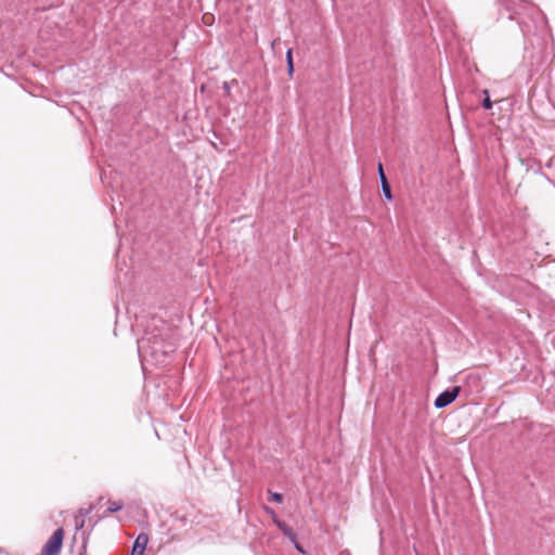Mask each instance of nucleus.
I'll use <instances>...</instances> for the list:
<instances>
[{
  "mask_svg": "<svg viewBox=\"0 0 555 555\" xmlns=\"http://www.w3.org/2000/svg\"><path fill=\"white\" fill-rule=\"evenodd\" d=\"M224 89L227 90V92L230 91V87H229V85L227 82H224Z\"/></svg>",
  "mask_w": 555,
  "mask_h": 555,
  "instance_id": "15",
  "label": "nucleus"
},
{
  "mask_svg": "<svg viewBox=\"0 0 555 555\" xmlns=\"http://www.w3.org/2000/svg\"><path fill=\"white\" fill-rule=\"evenodd\" d=\"M122 503L120 501H108L107 502V509L105 512V516L116 513L122 508Z\"/></svg>",
  "mask_w": 555,
  "mask_h": 555,
  "instance_id": "7",
  "label": "nucleus"
},
{
  "mask_svg": "<svg viewBox=\"0 0 555 555\" xmlns=\"http://www.w3.org/2000/svg\"><path fill=\"white\" fill-rule=\"evenodd\" d=\"M64 540L63 528L56 529L43 545L40 555H60Z\"/></svg>",
  "mask_w": 555,
  "mask_h": 555,
  "instance_id": "2",
  "label": "nucleus"
},
{
  "mask_svg": "<svg viewBox=\"0 0 555 555\" xmlns=\"http://www.w3.org/2000/svg\"><path fill=\"white\" fill-rule=\"evenodd\" d=\"M294 544H295V547L297 551H299L300 553H304L301 545L297 543V539L295 540Z\"/></svg>",
  "mask_w": 555,
  "mask_h": 555,
  "instance_id": "11",
  "label": "nucleus"
},
{
  "mask_svg": "<svg viewBox=\"0 0 555 555\" xmlns=\"http://www.w3.org/2000/svg\"><path fill=\"white\" fill-rule=\"evenodd\" d=\"M267 514L270 515L273 524L283 532V534L288 538L292 542H295L296 540V533L295 531L283 520H281L274 509L270 506L264 505L263 506Z\"/></svg>",
  "mask_w": 555,
  "mask_h": 555,
  "instance_id": "3",
  "label": "nucleus"
},
{
  "mask_svg": "<svg viewBox=\"0 0 555 555\" xmlns=\"http://www.w3.org/2000/svg\"><path fill=\"white\" fill-rule=\"evenodd\" d=\"M82 527H83V521L78 522V520L76 519V528L81 529Z\"/></svg>",
  "mask_w": 555,
  "mask_h": 555,
  "instance_id": "13",
  "label": "nucleus"
},
{
  "mask_svg": "<svg viewBox=\"0 0 555 555\" xmlns=\"http://www.w3.org/2000/svg\"><path fill=\"white\" fill-rule=\"evenodd\" d=\"M176 349L173 343L169 341L162 333L147 332L138 339V353L143 369L146 363L163 364L170 353Z\"/></svg>",
  "mask_w": 555,
  "mask_h": 555,
  "instance_id": "1",
  "label": "nucleus"
},
{
  "mask_svg": "<svg viewBox=\"0 0 555 555\" xmlns=\"http://www.w3.org/2000/svg\"><path fill=\"white\" fill-rule=\"evenodd\" d=\"M377 170H378L379 181H380V184H382L383 194H384L386 199L391 201L392 199L391 189H390L388 180H387V178L385 176V172H384V169H383V165L380 163L378 164Z\"/></svg>",
  "mask_w": 555,
  "mask_h": 555,
  "instance_id": "6",
  "label": "nucleus"
},
{
  "mask_svg": "<svg viewBox=\"0 0 555 555\" xmlns=\"http://www.w3.org/2000/svg\"><path fill=\"white\" fill-rule=\"evenodd\" d=\"M149 543V535L146 533H140L132 545L131 555H145V548Z\"/></svg>",
  "mask_w": 555,
  "mask_h": 555,
  "instance_id": "5",
  "label": "nucleus"
},
{
  "mask_svg": "<svg viewBox=\"0 0 555 555\" xmlns=\"http://www.w3.org/2000/svg\"><path fill=\"white\" fill-rule=\"evenodd\" d=\"M519 25L521 26L522 24H525V22L522 20L518 21Z\"/></svg>",
  "mask_w": 555,
  "mask_h": 555,
  "instance_id": "17",
  "label": "nucleus"
},
{
  "mask_svg": "<svg viewBox=\"0 0 555 555\" xmlns=\"http://www.w3.org/2000/svg\"><path fill=\"white\" fill-rule=\"evenodd\" d=\"M482 92L485 94V99L482 101V106L486 109H491L493 104H492V101L490 100L489 91L488 90H483Z\"/></svg>",
  "mask_w": 555,
  "mask_h": 555,
  "instance_id": "8",
  "label": "nucleus"
},
{
  "mask_svg": "<svg viewBox=\"0 0 555 555\" xmlns=\"http://www.w3.org/2000/svg\"><path fill=\"white\" fill-rule=\"evenodd\" d=\"M90 512H91V508H88V509H81V511H80V514L86 516V515H88Z\"/></svg>",
  "mask_w": 555,
  "mask_h": 555,
  "instance_id": "12",
  "label": "nucleus"
},
{
  "mask_svg": "<svg viewBox=\"0 0 555 555\" xmlns=\"http://www.w3.org/2000/svg\"><path fill=\"white\" fill-rule=\"evenodd\" d=\"M526 7H527V4L524 1L520 0V8L525 9Z\"/></svg>",
  "mask_w": 555,
  "mask_h": 555,
  "instance_id": "14",
  "label": "nucleus"
},
{
  "mask_svg": "<svg viewBox=\"0 0 555 555\" xmlns=\"http://www.w3.org/2000/svg\"><path fill=\"white\" fill-rule=\"evenodd\" d=\"M286 62H287L288 74H292L294 70L292 49H288L286 52Z\"/></svg>",
  "mask_w": 555,
  "mask_h": 555,
  "instance_id": "9",
  "label": "nucleus"
},
{
  "mask_svg": "<svg viewBox=\"0 0 555 555\" xmlns=\"http://www.w3.org/2000/svg\"><path fill=\"white\" fill-rule=\"evenodd\" d=\"M270 493V501H273V502H276V503H282L283 501V496L282 494L278 493V492H272V491H269Z\"/></svg>",
  "mask_w": 555,
  "mask_h": 555,
  "instance_id": "10",
  "label": "nucleus"
},
{
  "mask_svg": "<svg viewBox=\"0 0 555 555\" xmlns=\"http://www.w3.org/2000/svg\"><path fill=\"white\" fill-rule=\"evenodd\" d=\"M460 392L459 387H453L452 389H447L438 395V397L435 399V406L437 409H442L451 404L457 397Z\"/></svg>",
  "mask_w": 555,
  "mask_h": 555,
  "instance_id": "4",
  "label": "nucleus"
},
{
  "mask_svg": "<svg viewBox=\"0 0 555 555\" xmlns=\"http://www.w3.org/2000/svg\"><path fill=\"white\" fill-rule=\"evenodd\" d=\"M515 14L516 15H521V12L520 11H515Z\"/></svg>",
  "mask_w": 555,
  "mask_h": 555,
  "instance_id": "16",
  "label": "nucleus"
}]
</instances>
